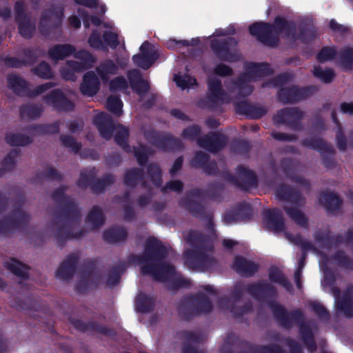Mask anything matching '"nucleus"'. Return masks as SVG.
Listing matches in <instances>:
<instances>
[{
  "label": "nucleus",
  "instance_id": "f257e3e1",
  "mask_svg": "<svg viewBox=\"0 0 353 353\" xmlns=\"http://www.w3.org/2000/svg\"><path fill=\"white\" fill-rule=\"evenodd\" d=\"M246 292L254 299L268 303L274 320L279 326L289 330L294 324L299 326V334L305 346L310 353L317 350V344L312 327L305 322V315L300 309L288 312L281 304L275 301L276 288L266 281L246 285Z\"/></svg>",
  "mask_w": 353,
  "mask_h": 353
},
{
  "label": "nucleus",
  "instance_id": "f03ea898",
  "mask_svg": "<svg viewBox=\"0 0 353 353\" xmlns=\"http://www.w3.org/2000/svg\"><path fill=\"white\" fill-rule=\"evenodd\" d=\"M299 33L296 31V23L293 20H288L285 17H275L272 23L265 21H256L248 28L249 33L256 38L263 45L272 48L277 47L280 39L279 36H284L292 41L298 39L307 44L313 41L317 34V28L309 19H303L299 25Z\"/></svg>",
  "mask_w": 353,
  "mask_h": 353
},
{
  "label": "nucleus",
  "instance_id": "7ed1b4c3",
  "mask_svg": "<svg viewBox=\"0 0 353 353\" xmlns=\"http://www.w3.org/2000/svg\"><path fill=\"white\" fill-rule=\"evenodd\" d=\"M67 189V186L61 185L55 189L51 194L52 199L59 205V209L55 211V217L52 224L55 225L63 221L54 233V238L59 246H63L70 239H79L84 236L82 230L76 231L81 221V212L77 204L70 196L65 195Z\"/></svg>",
  "mask_w": 353,
  "mask_h": 353
},
{
  "label": "nucleus",
  "instance_id": "20e7f679",
  "mask_svg": "<svg viewBox=\"0 0 353 353\" xmlns=\"http://www.w3.org/2000/svg\"><path fill=\"white\" fill-rule=\"evenodd\" d=\"M167 248L156 237H149L145 243L144 252L141 255L131 254L128 260L131 263L143 264L141 272L143 275H152L157 281H168L174 274L175 268L170 264H156L166 258Z\"/></svg>",
  "mask_w": 353,
  "mask_h": 353
},
{
  "label": "nucleus",
  "instance_id": "39448f33",
  "mask_svg": "<svg viewBox=\"0 0 353 353\" xmlns=\"http://www.w3.org/2000/svg\"><path fill=\"white\" fill-rule=\"evenodd\" d=\"M185 239L194 249L185 251L184 264L191 270L203 268L208 261L206 252L213 250L212 239L197 230H190Z\"/></svg>",
  "mask_w": 353,
  "mask_h": 353
},
{
  "label": "nucleus",
  "instance_id": "423d86ee",
  "mask_svg": "<svg viewBox=\"0 0 353 353\" xmlns=\"http://www.w3.org/2000/svg\"><path fill=\"white\" fill-rule=\"evenodd\" d=\"M276 195L279 200L293 205L294 207L283 206V210L288 216L298 225L307 228L308 219L298 208L304 205L305 199L296 189L289 185L282 184L276 189Z\"/></svg>",
  "mask_w": 353,
  "mask_h": 353
},
{
  "label": "nucleus",
  "instance_id": "0eeeda50",
  "mask_svg": "<svg viewBox=\"0 0 353 353\" xmlns=\"http://www.w3.org/2000/svg\"><path fill=\"white\" fill-rule=\"evenodd\" d=\"M273 74V70L267 63H251L246 68L245 72L240 74L232 84L237 90V94L241 97H246L251 94L254 90L253 85L250 84V81L269 77Z\"/></svg>",
  "mask_w": 353,
  "mask_h": 353
},
{
  "label": "nucleus",
  "instance_id": "6e6552de",
  "mask_svg": "<svg viewBox=\"0 0 353 353\" xmlns=\"http://www.w3.org/2000/svg\"><path fill=\"white\" fill-rule=\"evenodd\" d=\"M96 176L97 171L95 168L82 171L77 185L82 189L90 187L94 193L98 194L103 193L105 188L114 184L116 180L114 175L110 173L105 174L101 179H97Z\"/></svg>",
  "mask_w": 353,
  "mask_h": 353
},
{
  "label": "nucleus",
  "instance_id": "1a4fd4ad",
  "mask_svg": "<svg viewBox=\"0 0 353 353\" xmlns=\"http://www.w3.org/2000/svg\"><path fill=\"white\" fill-rule=\"evenodd\" d=\"M7 83L8 87L12 90L16 95L30 98L39 96L57 85V83L54 82H46L37 85L33 90H30L28 82L14 74H8Z\"/></svg>",
  "mask_w": 353,
  "mask_h": 353
},
{
  "label": "nucleus",
  "instance_id": "9d476101",
  "mask_svg": "<svg viewBox=\"0 0 353 353\" xmlns=\"http://www.w3.org/2000/svg\"><path fill=\"white\" fill-rule=\"evenodd\" d=\"M145 137L151 145L163 152L179 151L183 148L181 140L170 133L151 130L145 132Z\"/></svg>",
  "mask_w": 353,
  "mask_h": 353
},
{
  "label": "nucleus",
  "instance_id": "9b49d317",
  "mask_svg": "<svg viewBox=\"0 0 353 353\" xmlns=\"http://www.w3.org/2000/svg\"><path fill=\"white\" fill-rule=\"evenodd\" d=\"M64 10L61 6L53 5L46 10L41 16L39 29L40 33L45 37L50 35L51 32L60 28L63 17Z\"/></svg>",
  "mask_w": 353,
  "mask_h": 353
},
{
  "label": "nucleus",
  "instance_id": "f8f14e48",
  "mask_svg": "<svg viewBox=\"0 0 353 353\" xmlns=\"http://www.w3.org/2000/svg\"><path fill=\"white\" fill-rule=\"evenodd\" d=\"M315 85H307L299 88L292 85L288 88H281L277 93L278 99L284 104L296 103L312 96L318 91Z\"/></svg>",
  "mask_w": 353,
  "mask_h": 353
},
{
  "label": "nucleus",
  "instance_id": "ddd939ff",
  "mask_svg": "<svg viewBox=\"0 0 353 353\" xmlns=\"http://www.w3.org/2000/svg\"><path fill=\"white\" fill-rule=\"evenodd\" d=\"M237 41L231 37L225 39H214L210 41V48L216 57L225 62H233L238 59L233 50L237 46Z\"/></svg>",
  "mask_w": 353,
  "mask_h": 353
},
{
  "label": "nucleus",
  "instance_id": "4468645a",
  "mask_svg": "<svg viewBox=\"0 0 353 353\" xmlns=\"http://www.w3.org/2000/svg\"><path fill=\"white\" fill-rule=\"evenodd\" d=\"M208 90L205 107L214 109L221 104L229 102V97L222 86L220 79L213 77L207 81Z\"/></svg>",
  "mask_w": 353,
  "mask_h": 353
},
{
  "label": "nucleus",
  "instance_id": "2eb2a0df",
  "mask_svg": "<svg viewBox=\"0 0 353 353\" xmlns=\"http://www.w3.org/2000/svg\"><path fill=\"white\" fill-rule=\"evenodd\" d=\"M14 20L17 24L19 33L23 38L30 39L34 36L36 26L31 21L30 16L26 12V6L22 1L15 2Z\"/></svg>",
  "mask_w": 353,
  "mask_h": 353
},
{
  "label": "nucleus",
  "instance_id": "dca6fc26",
  "mask_svg": "<svg viewBox=\"0 0 353 353\" xmlns=\"http://www.w3.org/2000/svg\"><path fill=\"white\" fill-rule=\"evenodd\" d=\"M303 114V112L297 107L285 108L277 112L273 121L276 125L284 124L293 130L301 131L303 129L301 120Z\"/></svg>",
  "mask_w": 353,
  "mask_h": 353
},
{
  "label": "nucleus",
  "instance_id": "f3484780",
  "mask_svg": "<svg viewBox=\"0 0 353 353\" xmlns=\"http://www.w3.org/2000/svg\"><path fill=\"white\" fill-rule=\"evenodd\" d=\"M228 142L226 135L219 132H210L197 140V144L212 153H216L224 148Z\"/></svg>",
  "mask_w": 353,
  "mask_h": 353
},
{
  "label": "nucleus",
  "instance_id": "a211bd4d",
  "mask_svg": "<svg viewBox=\"0 0 353 353\" xmlns=\"http://www.w3.org/2000/svg\"><path fill=\"white\" fill-rule=\"evenodd\" d=\"M43 101L58 112H71L74 108V103L59 88L54 89L44 95Z\"/></svg>",
  "mask_w": 353,
  "mask_h": 353
},
{
  "label": "nucleus",
  "instance_id": "6ab92c4d",
  "mask_svg": "<svg viewBox=\"0 0 353 353\" xmlns=\"http://www.w3.org/2000/svg\"><path fill=\"white\" fill-rule=\"evenodd\" d=\"M252 216V210L250 205L245 202H241L223 215V221L226 224H232L241 221H246Z\"/></svg>",
  "mask_w": 353,
  "mask_h": 353
},
{
  "label": "nucleus",
  "instance_id": "aec40b11",
  "mask_svg": "<svg viewBox=\"0 0 353 353\" xmlns=\"http://www.w3.org/2000/svg\"><path fill=\"white\" fill-rule=\"evenodd\" d=\"M70 323L79 332H86L90 331L91 332H97L104 336H110L115 334L113 329L108 327L95 321H90L88 323L83 321L79 319L70 317L69 319Z\"/></svg>",
  "mask_w": 353,
  "mask_h": 353
},
{
  "label": "nucleus",
  "instance_id": "412c9836",
  "mask_svg": "<svg viewBox=\"0 0 353 353\" xmlns=\"http://www.w3.org/2000/svg\"><path fill=\"white\" fill-rule=\"evenodd\" d=\"M79 259L80 254L77 252L68 254L56 271V277L62 281L71 280L75 274Z\"/></svg>",
  "mask_w": 353,
  "mask_h": 353
},
{
  "label": "nucleus",
  "instance_id": "4be33fe9",
  "mask_svg": "<svg viewBox=\"0 0 353 353\" xmlns=\"http://www.w3.org/2000/svg\"><path fill=\"white\" fill-rule=\"evenodd\" d=\"M93 123L98 129L101 137L105 140L111 139L117 129V125L112 117L105 112H101L95 115Z\"/></svg>",
  "mask_w": 353,
  "mask_h": 353
},
{
  "label": "nucleus",
  "instance_id": "5701e85b",
  "mask_svg": "<svg viewBox=\"0 0 353 353\" xmlns=\"http://www.w3.org/2000/svg\"><path fill=\"white\" fill-rule=\"evenodd\" d=\"M263 217L268 230L274 232H281L285 230L283 216L280 209H267L263 211Z\"/></svg>",
  "mask_w": 353,
  "mask_h": 353
},
{
  "label": "nucleus",
  "instance_id": "b1692460",
  "mask_svg": "<svg viewBox=\"0 0 353 353\" xmlns=\"http://www.w3.org/2000/svg\"><path fill=\"white\" fill-rule=\"evenodd\" d=\"M10 230H21L26 228L30 221V216L21 207L15 208L6 216Z\"/></svg>",
  "mask_w": 353,
  "mask_h": 353
},
{
  "label": "nucleus",
  "instance_id": "393cba45",
  "mask_svg": "<svg viewBox=\"0 0 353 353\" xmlns=\"http://www.w3.org/2000/svg\"><path fill=\"white\" fill-rule=\"evenodd\" d=\"M235 109L237 113L253 119H259L267 113V109L265 107L252 104L248 101L237 103Z\"/></svg>",
  "mask_w": 353,
  "mask_h": 353
},
{
  "label": "nucleus",
  "instance_id": "a878e982",
  "mask_svg": "<svg viewBox=\"0 0 353 353\" xmlns=\"http://www.w3.org/2000/svg\"><path fill=\"white\" fill-rule=\"evenodd\" d=\"M233 269L242 276L251 277L259 271V265L242 256H237L234 259Z\"/></svg>",
  "mask_w": 353,
  "mask_h": 353
},
{
  "label": "nucleus",
  "instance_id": "bb28decb",
  "mask_svg": "<svg viewBox=\"0 0 353 353\" xmlns=\"http://www.w3.org/2000/svg\"><path fill=\"white\" fill-rule=\"evenodd\" d=\"M239 184L238 188L243 191L248 190L250 188H255L258 184L256 174L251 170L243 165H238L236 168Z\"/></svg>",
  "mask_w": 353,
  "mask_h": 353
},
{
  "label": "nucleus",
  "instance_id": "cd10ccee",
  "mask_svg": "<svg viewBox=\"0 0 353 353\" xmlns=\"http://www.w3.org/2000/svg\"><path fill=\"white\" fill-rule=\"evenodd\" d=\"M130 85L132 90L139 96H143L149 92L150 84L147 80L142 77L141 72L138 70H132L128 74Z\"/></svg>",
  "mask_w": 353,
  "mask_h": 353
},
{
  "label": "nucleus",
  "instance_id": "c85d7f7f",
  "mask_svg": "<svg viewBox=\"0 0 353 353\" xmlns=\"http://www.w3.org/2000/svg\"><path fill=\"white\" fill-rule=\"evenodd\" d=\"M99 88L100 81L96 74L92 71L87 72L80 85L81 92L83 95L92 97L98 92Z\"/></svg>",
  "mask_w": 353,
  "mask_h": 353
},
{
  "label": "nucleus",
  "instance_id": "c756f323",
  "mask_svg": "<svg viewBox=\"0 0 353 353\" xmlns=\"http://www.w3.org/2000/svg\"><path fill=\"white\" fill-rule=\"evenodd\" d=\"M73 55L76 59L82 61V63H79L77 61H70L68 62V65H69L70 67L75 71H80L83 68H89L92 65L95 61L94 56L85 50H80L79 51L75 50Z\"/></svg>",
  "mask_w": 353,
  "mask_h": 353
},
{
  "label": "nucleus",
  "instance_id": "7c9ffc66",
  "mask_svg": "<svg viewBox=\"0 0 353 353\" xmlns=\"http://www.w3.org/2000/svg\"><path fill=\"white\" fill-rule=\"evenodd\" d=\"M301 145L309 149L315 150L320 153L334 154L332 146L321 137H307L302 140Z\"/></svg>",
  "mask_w": 353,
  "mask_h": 353
},
{
  "label": "nucleus",
  "instance_id": "2f4dec72",
  "mask_svg": "<svg viewBox=\"0 0 353 353\" xmlns=\"http://www.w3.org/2000/svg\"><path fill=\"white\" fill-rule=\"evenodd\" d=\"M188 300L194 305L198 315L208 314L212 310V303L205 294L199 293L195 295L188 296Z\"/></svg>",
  "mask_w": 353,
  "mask_h": 353
},
{
  "label": "nucleus",
  "instance_id": "473e14b6",
  "mask_svg": "<svg viewBox=\"0 0 353 353\" xmlns=\"http://www.w3.org/2000/svg\"><path fill=\"white\" fill-rule=\"evenodd\" d=\"M319 201L327 212H335L340 209L342 200L339 196L332 192H323L319 198Z\"/></svg>",
  "mask_w": 353,
  "mask_h": 353
},
{
  "label": "nucleus",
  "instance_id": "72a5a7b5",
  "mask_svg": "<svg viewBox=\"0 0 353 353\" xmlns=\"http://www.w3.org/2000/svg\"><path fill=\"white\" fill-rule=\"evenodd\" d=\"M75 52V47L69 43L55 44L48 50L49 57L54 61L63 60Z\"/></svg>",
  "mask_w": 353,
  "mask_h": 353
},
{
  "label": "nucleus",
  "instance_id": "f704fd0d",
  "mask_svg": "<svg viewBox=\"0 0 353 353\" xmlns=\"http://www.w3.org/2000/svg\"><path fill=\"white\" fill-rule=\"evenodd\" d=\"M134 305L138 312L148 314L154 310L156 299L152 296L141 292L137 296Z\"/></svg>",
  "mask_w": 353,
  "mask_h": 353
},
{
  "label": "nucleus",
  "instance_id": "c9c22d12",
  "mask_svg": "<svg viewBox=\"0 0 353 353\" xmlns=\"http://www.w3.org/2000/svg\"><path fill=\"white\" fill-rule=\"evenodd\" d=\"M6 268L21 280L19 282V285H21L22 281H28L29 279L30 267L16 259H11L9 262H7Z\"/></svg>",
  "mask_w": 353,
  "mask_h": 353
},
{
  "label": "nucleus",
  "instance_id": "e433bc0d",
  "mask_svg": "<svg viewBox=\"0 0 353 353\" xmlns=\"http://www.w3.org/2000/svg\"><path fill=\"white\" fill-rule=\"evenodd\" d=\"M183 338L186 341L183 344L182 353H203L199 351L195 347L190 344V342L198 344L203 340L200 333L191 331H184L181 333Z\"/></svg>",
  "mask_w": 353,
  "mask_h": 353
},
{
  "label": "nucleus",
  "instance_id": "4c0bfd02",
  "mask_svg": "<svg viewBox=\"0 0 353 353\" xmlns=\"http://www.w3.org/2000/svg\"><path fill=\"white\" fill-rule=\"evenodd\" d=\"M128 236L126 229L121 226H112L105 230L103 234V240L109 243H116L125 241Z\"/></svg>",
  "mask_w": 353,
  "mask_h": 353
},
{
  "label": "nucleus",
  "instance_id": "58836bf2",
  "mask_svg": "<svg viewBox=\"0 0 353 353\" xmlns=\"http://www.w3.org/2000/svg\"><path fill=\"white\" fill-rule=\"evenodd\" d=\"M179 205L188 210L194 217H202L205 215V207L202 203L190 196H183L179 201Z\"/></svg>",
  "mask_w": 353,
  "mask_h": 353
},
{
  "label": "nucleus",
  "instance_id": "ea45409f",
  "mask_svg": "<svg viewBox=\"0 0 353 353\" xmlns=\"http://www.w3.org/2000/svg\"><path fill=\"white\" fill-rule=\"evenodd\" d=\"M280 165L283 174L291 180L301 184L306 183L307 181L303 178L295 176V170L296 168V162L295 160L292 158H283L281 160Z\"/></svg>",
  "mask_w": 353,
  "mask_h": 353
},
{
  "label": "nucleus",
  "instance_id": "a19ab883",
  "mask_svg": "<svg viewBox=\"0 0 353 353\" xmlns=\"http://www.w3.org/2000/svg\"><path fill=\"white\" fill-rule=\"evenodd\" d=\"M268 277L271 282L280 284L288 292H292L293 285L285 274L276 267L269 269Z\"/></svg>",
  "mask_w": 353,
  "mask_h": 353
},
{
  "label": "nucleus",
  "instance_id": "79ce46f5",
  "mask_svg": "<svg viewBox=\"0 0 353 353\" xmlns=\"http://www.w3.org/2000/svg\"><path fill=\"white\" fill-rule=\"evenodd\" d=\"M96 70L102 81L106 82L109 79V75L117 74L119 67L112 59H107L99 63Z\"/></svg>",
  "mask_w": 353,
  "mask_h": 353
},
{
  "label": "nucleus",
  "instance_id": "37998d69",
  "mask_svg": "<svg viewBox=\"0 0 353 353\" xmlns=\"http://www.w3.org/2000/svg\"><path fill=\"white\" fill-rule=\"evenodd\" d=\"M144 179L143 168H132L128 170L124 174L123 183L126 187L134 188Z\"/></svg>",
  "mask_w": 353,
  "mask_h": 353
},
{
  "label": "nucleus",
  "instance_id": "c03bdc74",
  "mask_svg": "<svg viewBox=\"0 0 353 353\" xmlns=\"http://www.w3.org/2000/svg\"><path fill=\"white\" fill-rule=\"evenodd\" d=\"M60 125L61 122L59 121L47 124H34L29 125L27 130L39 135L54 134L59 132Z\"/></svg>",
  "mask_w": 353,
  "mask_h": 353
},
{
  "label": "nucleus",
  "instance_id": "a18cd8bd",
  "mask_svg": "<svg viewBox=\"0 0 353 353\" xmlns=\"http://www.w3.org/2000/svg\"><path fill=\"white\" fill-rule=\"evenodd\" d=\"M99 280L100 278L97 275L90 277L81 274L80 279L75 285V290L78 293L85 294L90 288L97 287Z\"/></svg>",
  "mask_w": 353,
  "mask_h": 353
},
{
  "label": "nucleus",
  "instance_id": "49530a36",
  "mask_svg": "<svg viewBox=\"0 0 353 353\" xmlns=\"http://www.w3.org/2000/svg\"><path fill=\"white\" fill-rule=\"evenodd\" d=\"M114 141L126 152H130V145L128 143L130 135L129 130L121 124L117 125V129L114 131Z\"/></svg>",
  "mask_w": 353,
  "mask_h": 353
},
{
  "label": "nucleus",
  "instance_id": "de8ad7c7",
  "mask_svg": "<svg viewBox=\"0 0 353 353\" xmlns=\"http://www.w3.org/2000/svg\"><path fill=\"white\" fill-rule=\"evenodd\" d=\"M10 305L19 311H37V303L32 300L30 297L28 296L24 300L21 299L19 297H15L10 301Z\"/></svg>",
  "mask_w": 353,
  "mask_h": 353
},
{
  "label": "nucleus",
  "instance_id": "09e8293b",
  "mask_svg": "<svg viewBox=\"0 0 353 353\" xmlns=\"http://www.w3.org/2000/svg\"><path fill=\"white\" fill-rule=\"evenodd\" d=\"M86 222L91 225L92 229H98L105 223V216L99 206H94L86 217Z\"/></svg>",
  "mask_w": 353,
  "mask_h": 353
},
{
  "label": "nucleus",
  "instance_id": "8fccbe9b",
  "mask_svg": "<svg viewBox=\"0 0 353 353\" xmlns=\"http://www.w3.org/2000/svg\"><path fill=\"white\" fill-rule=\"evenodd\" d=\"M158 54H145L138 53L133 55L132 61L137 67L143 70H148L158 59Z\"/></svg>",
  "mask_w": 353,
  "mask_h": 353
},
{
  "label": "nucleus",
  "instance_id": "3c124183",
  "mask_svg": "<svg viewBox=\"0 0 353 353\" xmlns=\"http://www.w3.org/2000/svg\"><path fill=\"white\" fill-rule=\"evenodd\" d=\"M126 270L125 262H121L119 265H114L110 268L108 274L107 284L110 286H114L119 284L121 275Z\"/></svg>",
  "mask_w": 353,
  "mask_h": 353
},
{
  "label": "nucleus",
  "instance_id": "603ef678",
  "mask_svg": "<svg viewBox=\"0 0 353 353\" xmlns=\"http://www.w3.org/2000/svg\"><path fill=\"white\" fill-rule=\"evenodd\" d=\"M178 312L179 316L185 321H188L192 317L198 316L194 305L188 300V296H185L179 305L178 307Z\"/></svg>",
  "mask_w": 353,
  "mask_h": 353
},
{
  "label": "nucleus",
  "instance_id": "864d4df0",
  "mask_svg": "<svg viewBox=\"0 0 353 353\" xmlns=\"http://www.w3.org/2000/svg\"><path fill=\"white\" fill-rule=\"evenodd\" d=\"M6 141L11 146H26L32 142V139L20 133H7Z\"/></svg>",
  "mask_w": 353,
  "mask_h": 353
},
{
  "label": "nucleus",
  "instance_id": "5fc2aeb1",
  "mask_svg": "<svg viewBox=\"0 0 353 353\" xmlns=\"http://www.w3.org/2000/svg\"><path fill=\"white\" fill-rule=\"evenodd\" d=\"M43 112L41 105L26 104L20 108V116L22 119L26 117L31 119L39 118Z\"/></svg>",
  "mask_w": 353,
  "mask_h": 353
},
{
  "label": "nucleus",
  "instance_id": "6e6d98bb",
  "mask_svg": "<svg viewBox=\"0 0 353 353\" xmlns=\"http://www.w3.org/2000/svg\"><path fill=\"white\" fill-rule=\"evenodd\" d=\"M340 64L344 70H351L353 68V48L345 47L339 53Z\"/></svg>",
  "mask_w": 353,
  "mask_h": 353
},
{
  "label": "nucleus",
  "instance_id": "4d7b16f0",
  "mask_svg": "<svg viewBox=\"0 0 353 353\" xmlns=\"http://www.w3.org/2000/svg\"><path fill=\"white\" fill-rule=\"evenodd\" d=\"M332 258L339 267L353 271V259L347 255L343 250L336 251Z\"/></svg>",
  "mask_w": 353,
  "mask_h": 353
},
{
  "label": "nucleus",
  "instance_id": "13d9d810",
  "mask_svg": "<svg viewBox=\"0 0 353 353\" xmlns=\"http://www.w3.org/2000/svg\"><path fill=\"white\" fill-rule=\"evenodd\" d=\"M31 72L42 79H52L54 77L50 64L45 61L32 68Z\"/></svg>",
  "mask_w": 353,
  "mask_h": 353
},
{
  "label": "nucleus",
  "instance_id": "bf43d9fd",
  "mask_svg": "<svg viewBox=\"0 0 353 353\" xmlns=\"http://www.w3.org/2000/svg\"><path fill=\"white\" fill-rule=\"evenodd\" d=\"M224 190V185L220 181H215L208 185L206 196L212 201H221Z\"/></svg>",
  "mask_w": 353,
  "mask_h": 353
},
{
  "label": "nucleus",
  "instance_id": "052dcab7",
  "mask_svg": "<svg viewBox=\"0 0 353 353\" xmlns=\"http://www.w3.org/2000/svg\"><path fill=\"white\" fill-rule=\"evenodd\" d=\"M36 178L40 181L43 180L60 181L63 179L62 175L59 171L52 166H48L43 170L38 172L36 174Z\"/></svg>",
  "mask_w": 353,
  "mask_h": 353
},
{
  "label": "nucleus",
  "instance_id": "680f3d73",
  "mask_svg": "<svg viewBox=\"0 0 353 353\" xmlns=\"http://www.w3.org/2000/svg\"><path fill=\"white\" fill-rule=\"evenodd\" d=\"M20 152L19 149H13L5 157L1 163V168L3 170V174L14 168L16 159L20 155Z\"/></svg>",
  "mask_w": 353,
  "mask_h": 353
},
{
  "label": "nucleus",
  "instance_id": "e2e57ef3",
  "mask_svg": "<svg viewBox=\"0 0 353 353\" xmlns=\"http://www.w3.org/2000/svg\"><path fill=\"white\" fill-rule=\"evenodd\" d=\"M148 175L156 187H161L162 184V172L161 168L157 163H150L147 166Z\"/></svg>",
  "mask_w": 353,
  "mask_h": 353
},
{
  "label": "nucleus",
  "instance_id": "0e129e2a",
  "mask_svg": "<svg viewBox=\"0 0 353 353\" xmlns=\"http://www.w3.org/2000/svg\"><path fill=\"white\" fill-rule=\"evenodd\" d=\"M313 75L323 83H330L333 81L335 73L332 68L323 70L321 66L316 65L314 67Z\"/></svg>",
  "mask_w": 353,
  "mask_h": 353
},
{
  "label": "nucleus",
  "instance_id": "69168bd1",
  "mask_svg": "<svg viewBox=\"0 0 353 353\" xmlns=\"http://www.w3.org/2000/svg\"><path fill=\"white\" fill-rule=\"evenodd\" d=\"M106 108L110 112L120 116L122 113L123 102L119 96L110 95L106 100Z\"/></svg>",
  "mask_w": 353,
  "mask_h": 353
},
{
  "label": "nucleus",
  "instance_id": "338daca9",
  "mask_svg": "<svg viewBox=\"0 0 353 353\" xmlns=\"http://www.w3.org/2000/svg\"><path fill=\"white\" fill-rule=\"evenodd\" d=\"M251 148L249 141L244 139L235 140L231 144V151L238 154H248Z\"/></svg>",
  "mask_w": 353,
  "mask_h": 353
},
{
  "label": "nucleus",
  "instance_id": "774afa93",
  "mask_svg": "<svg viewBox=\"0 0 353 353\" xmlns=\"http://www.w3.org/2000/svg\"><path fill=\"white\" fill-rule=\"evenodd\" d=\"M338 311L342 312L347 318L353 317V301L341 299L336 302Z\"/></svg>",
  "mask_w": 353,
  "mask_h": 353
}]
</instances>
